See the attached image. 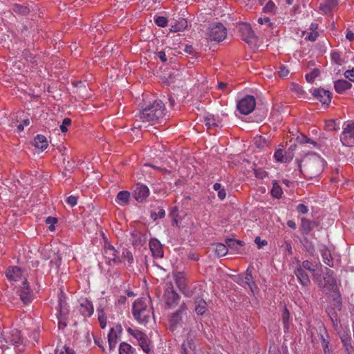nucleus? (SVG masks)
<instances>
[{"label":"nucleus","mask_w":354,"mask_h":354,"mask_svg":"<svg viewBox=\"0 0 354 354\" xmlns=\"http://www.w3.org/2000/svg\"><path fill=\"white\" fill-rule=\"evenodd\" d=\"M254 145L258 148H264L268 146V140L262 136L256 137L254 138Z\"/></svg>","instance_id":"79ce46f5"},{"label":"nucleus","mask_w":354,"mask_h":354,"mask_svg":"<svg viewBox=\"0 0 354 354\" xmlns=\"http://www.w3.org/2000/svg\"><path fill=\"white\" fill-rule=\"evenodd\" d=\"M322 272L324 274V283H326V286H323V289L327 291H333L335 289H337V280L334 277L333 271L325 267L322 270Z\"/></svg>","instance_id":"423d86ee"},{"label":"nucleus","mask_w":354,"mask_h":354,"mask_svg":"<svg viewBox=\"0 0 354 354\" xmlns=\"http://www.w3.org/2000/svg\"><path fill=\"white\" fill-rule=\"evenodd\" d=\"M137 339L144 352L149 353L151 351V341L147 333H131Z\"/></svg>","instance_id":"6e6552de"},{"label":"nucleus","mask_w":354,"mask_h":354,"mask_svg":"<svg viewBox=\"0 0 354 354\" xmlns=\"http://www.w3.org/2000/svg\"><path fill=\"white\" fill-rule=\"evenodd\" d=\"M337 6V0H325L324 3L321 4L319 9L325 14L330 13Z\"/></svg>","instance_id":"c756f323"},{"label":"nucleus","mask_w":354,"mask_h":354,"mask_svg":"<svg viewBox=\"0 0 354 354\" xmlns=\"http://www.w3.org/2000/svg\"><path fill=\"white\" fill-rule=\"evenodd\" d=\"M165 216V211L162 208H160V207L158 208V213L153 212H152L151 213V218L153 221H156L158 218H162Z\"/></svg>","instance_id":"603ef678"},{"label":"nucleus","mask_w":354,"mask_h":354,"mask_svg":"<svg viewBox=\"0 0 354 354\" xmlns=\"http://www.w3.org/2000/svg\"><path fill=\"white\" fill-rule=\"evenodd\" d=\"M23 56L27 61L30 62L32 64L35 65L37 64V61L35 59V57L32 56L29 50H24L23 51Z\"/></svg>","instance_id":"de8ad7c7"},{"label":"nucleus","mask_w":354,"mask_h":354,"mask_svg":"<svg viewBox=\"0 0 354 354\" xmlns=\"http://www.w3.org/2000/svg\"><path fill=\"white\" fill-rule=\"evenodd\" d=\"M226 28L220 22L214 23L209 28L207 36L210 41H221L226 37Z\"/></svg>","instance_id":"20e7f679"},{"label":"nucleus","mask_w":354,"mask_h":354,"mask_svg":"<svg viewBox=\"0 0 354 354\" xmlns=\"http://www.w3.org/2000/svg\"><path fill=\"white\" fill-rule=\"evenodd\" d=\"M66 317H63L60 315H57L58 319V328L59 330H64V327L66 326V324L65 322Z\"/></svg>","instance_id":"69168bd1"},{"label":"nucleus","mask_w":354,"mask_h":354,"mask_svg":"<svg viewBox=\"0 0 354 354\" xmlns=\"http://www.w3.org/2000/svg\"><path fill=\"white\" fill-rule=\"evenodd\" d=\"M130 193L128 191H120L116 197V202L120 205H126L129 202Z\"/></svg>","instance_id":"7c9ffc66"},{"label":"nucleus","mask_w":354,"mask_h":354,"mask_svg":"<svg viewBox=\"0 0 354 354\" xmlns=\"http://www.w3.org/2000/svg\"><path fill=\"white\" fill-rule=\"evenodd\" d=\"M58 301L59 314L57 315L62 316V317H66L69 310L66 301V296L62 290L59 294Z\"/></svg>","instance_id":"f3484780"},{"label":"nucleus","mask_w":354,"mask_h":354,"mask_svg":"<svg viewBox=\"0 0 354 354\" xmlns=\"http://www.w3.org/2000/svg\"><path fill=\"white\" fill-rule=\"evenodd\" d=\"M149 248L153 257L162 258L163 257V249L162 244L157 239H151L149 241Z\"/></svg>","instance_id":"4468645a"},{"label":"nucleus","mask_w":354,"mask_h":354,"mask_svg":"<svg viewBox=\"0 0 354 354\" xmlns=\"http://www.w3.org/2000/svg\"><path fill=\"white\" fill-rule=\"evenodd\" d=\"M215 252L218 257L225 256L228 251L226 244L216 243L215 245Z\"/></svg>","instance_id":"e433bc0d"},{"label":"nucleus","mask_w":354,"mask_h":354,"mask_svg":"<svg viewBox=\"0 0 354 354\" xmlns=\"http://www.w3.org/2000/svg\"><path fill=\"white\" fill-rule=\"evenodd\" d=\"M344 75L346 78L354 82V68H353L351 70L346 71Z\"/></svg>","instance_id":"338daca9"},{"label":"nucleus","mask_w":354,"mask_h":354,"mask_svg":"<svg viewBox=\"0 0 354 354\" xmlns=\"http://www.w3.org/2000/svg\"><path fill=\"white\" fill-rule=\"evenodd\" d=\"M276 9L275 4L272 0H269L263 8V12H273Z\"/></svg>","instance_id":"6e6d98bb"},{"label":"nucleus","mask_w":354,"mask_h":354,"mask_svg":"<svg viewBox=\"0 0 354 354\" xmlns=\"http://www.w3.org/2000/svg\"><path fill=\"white\" fill-rule=\"evenodd\" d=\"M184 344H185L187 349V347H189L192 351L196 350V346L195 343V337L192 336L191 334H189V335L187 337V342Z\"/></svg>","instance_id":"c03bdc74"},{"label":"nucleus","mask_w":354,"mask_h":354,"mask_svg":"<svg viewBox=\"0 0 354 354\" xmlns=\"http://www.w3.org/2000/svg\"><path fill=\"white\" fill-rule=\"evenodd\" d=\"M324 262L330 267H333V259L331 257L330 250L326 245H323L320 249Z\"/></svg>","instance_id":"bb28decb"},{"label":"nucleus","mask_w":354,"mask_h":354,"mask_svg":"<svg viewBox=\"0 0 354 354\" xmlns=\"http://www.w3.org/2000/svg\"><path fill=\"white\" fill-rule=\"evenodd\" d=\"M33 145L36 148L39 149L42 151L46 149V147L48 145L46 138L43 135H37L34 138Z\"/></svg>","instance_id":"c85d7f7f"},{"label":"nucleus","mask_w":354,"mask_h":354,"mask_svg":"<svg viewBox=\"0 0 354 354\" xmlns=\"http://www.w3.org/2000/svg\"><path fill=\"white\" fill-rule=\"evenodd\" d=\"M320 337L322 339V345L323 349L324 351V353H326L327 352H329V348H328L329 342L328 340V333H326V338L324 337V336L322 334H321Z\"/></svg>","instance_id":"4d7b16f0"},{"label":"nucleus","mask_w":354,"mask_h":354,"mask_svg":"<svg viewBox=\"0 0 354 354\" xmlns=\"http://www.w3.org/2000/svg\"><path fill=\"white\" fill-rule=\"evenodd\" d=\"M165 295L166 297V305L168 307L171 308L177 305L180 299V296L174 290L171 283H170L169 286L167 288Z\"/></svg>","instance_id":"9d476101"},{"label":"nucleus","mask_w":354,"mask_h":354,"mask_svg":"<svg viewBox=\"0 0 354 354\" xmlns=\"http://www.w3.org/2000/svg\"><path fill=\"white\" fill-rule=\"evenodd\" d=\"M313 275L314 277V280L317 283L318 286L320 288L323 289V286H326V283H324V274L322 273V274H321L316 273L315 272L313 273Z\"/></svg>","instance_id":"a19ab883"},{"label":"nucleus","mask_w":354,"mask_h":354,"mask_svg":"<svg viewBox=\"0 0 354 354\" xmlns=\"http://www.w3.org/2000/svg\"><path fill=\"white\" fill-rule=\"evenodd\" d=\"M195 308L194 311L198 315H203L207 310V304L205 299L201 297H196L195 298Z\"/></svg>","instance_id":"a211bd4d"},{"label":"nucleus","mask_w":354,"mask_h":354,"mask_svg":"<svg viewBox=\"0 0 354 354\" xmlns=\"http://www.w3.org/2000/svg\"><path fill=\"white\" fill-rule=\"evenodd\" d=\"M6 275L10 281H16L21 278V271L19 267H11L8 268L6 272Z\"/></svg>","instance_id":"4be33fe9"},{"label":"nucleus","mask_w":354,"mask_h":354,"mask_svg":"<svg viewBox=\"0 0 354 354\" xmlns=\"http://www.w3.org/2000/svg\"><path fill=\"white\" fill-rule=\"evenodd\" d=\"M32 7L29 6H25L21 4L16 3L13 6V11L21 16H26L28 15L31 10H32Z\"/></svg>","instance_id":"a878e982"},{"label":"nucleus","mask_w":354,"mask_h":354,"mask_svg":"<svg viewBox=\"0 0 354 354\" xmlns=\"http://www.w3.org/2000/svg\"><path fill=\"white\" fill-rule=\"evenodd\" d=\"M88 91V88L84 84L78 87L77 89V92L81 95L82 97L87 96Z\"/></svg>","instance_id":"e2e57ef3"},{"label":"nucleus","mask_w":354,"mask_h":354,"mask_svg":"<svg viewBox=\"0 0 354 354\" xmlns=\"http://www.w3.org/2000/svg\"><path fill=\"white\" fill-rule=\"evenodd\" d=\"M256 106V101L254 96L247 95L237 103V109L244 115L250 113Z\"/></svg>","instance_id":"39448f33"},{"label":"nucleus","mask_w":354,"mask_h":354,"mask_svg":"<svg viewBox=\"0 0 354 354\" xmlns=\"http://www.w3.org/2000/svg\"><path fill=\"white\" fill-rule=\"evenodd\" d=\"M2 338L6 344L18 346L22 342L20 333H1Z\"/></svg>","instance_id":"dca6fc26"},{"label":"nucleus","mask_w":354,"mask_h":354,"mask_svg":"<svg viewBox=\"0 0 354 354\" xmlns=\"http://www.w3.org/2000/svg\"><path fill=\"white\" fill-rule=\"evenodd\" d=\"M147 310V305L145 301L140 299L134 302L133 305V314L139 315V312Z\"/></svg>","instance_id":"2f4dec72"},{"label":"nucleus","mask_w":354,"mask_h":354,"mask_svg":"<svg viewBox=\"0 0 354 354\" xmlns=\"http://www.w3.org/2000/svg\"><path fill=\"white\" fill-rule=\"evenodd\" d=\"M274 156L277 162H285V154L282 149H277Z\"/></svg>","instance_id":"864d4df0"},{"label":"nucleus","mask_w":354,"mask_h":354,"mask_svg":"<svg viewBox=\"0 0 354 354\" xmlns=\"http://www.w3.org/2000/svg\"><path fill=\"white\" fill-rule=\"evenodd\" d=\"M325 161L315 153L306 154L301 161L297 162L299 171L310 178L319 176L324 170Z\"/></svg>","instance_id":"f257e3e1"},{"label":"nucleus","mask_w":354,"mask_h":354,"mask_svg":"<svg viewBox=\"0 0 354 354\" xmlns=\"http://www.w3.org/2000/svg\"><path fill=\"white\" fill-rule=\"evenodd\" d=\"M239 31L241 33L242 39L248 44L252 42V39H255V35L251 26L248 24H243L239 28Z\"/></svg>","instance_id":"9b49d317"},{"label":"nucleus","mask_w":354,"mask_h":354,"mask_svg":"<svg viewBox=\"0 0 354 354\" xmlns=\"http://www.w3.org/2000/svg\"><path fill=\"white\" fill-rule=\"evenodd\" d=\"M225 244L227 247V249L230 248L231 250H233L237 252V253L239 254L241 253V252L239 251L241 247L243 245V243L241 241L230 238L225 239Z\"/></svg>","instance_id":"cd10ccee"},{"label":"nucleus","mask_w":354,"mask_h":354,"mask_svg":"<svg viewBox=\"0 0 354 354\" xmlns=\"http://www.w3.org/2000/svg\"><path fill=\"white\" fill-rule=\"evenodd\" d=\"M340 338L344 344V346L346 347V351H348L349 347L352 348V346L351 345V337H348V334L343 333V335L340 337Z\"/></svg>","instance_id":"09e8293b"},{"label":"nucleus","mask_w":354,"mask_h":354,"mask_svg":"<svg viewBox=\"0 0 354 354\" xmlns=\"http://www.w3.org/2000/svg\"><path fill=\"white\" fill-rule=\"evenodd\" d=\"M205 126L207 127V129H211L214 127H218V121L213 115H209L205 117Z\"/></svg>","instance_id":"72a5a7b5"},{"label":"nucleus","mask_w":354,"mask_h":354,"mask_svg":"<svg viewBox=\"0 0 354 354\" xmlns=\"http://www.w3.org/2000/svg\"><path fill=\"white\" fill-rule=\"evenodd\" d=\"M108 342L110 350L113 349L118 342V333H108Z\"/></svg>","instance_id":"58836bf2"},{"label":"nucleus","mask_w":354,"mask_h":354,"mask_svg":"<svg viewBox=\"0 0 354 354\" xmlns=\"http://www.w3.org/2000/svg\"><path fill=\"white\" fill-rule=\"evenodd\" d=\"M176 283L180 290L185 289V278L180 273L176 276Z\"/></svg>","instance_id":"ea45409f"},{"label":"nucleus","mask_w":354,"mask_h":354,"mask_svg":"<svg viewBox=\"0 0 354 354\" xmlns=\"http://www.w3.org/2000/svg\"><path fill=\"white\" fill-rule=\"evenodd\" d=\"M165 104L158 100H155L152 104L142 109L140 113V118L142 122H153L158 120L163 115Z\"/></svg>","instance_id":"f03ea898"},{"label":"nucleus","mask_w":354,"mask_h":354,"mask_svg":"<svg viewBox=\"0 0 354 354\" xmlns=\"http://www.w3.org/2000/svg\"><path fill=\"white\" fill-rule=\"evenodd\" d=\"M186 308L185 304H183L180 309L174 313L169 319V328L171 330H174L176 329L177 326L180 324L182 317L181 313Z\"/></svg>","instance_id":"ddd939ff"},{"label":"nucleus","mask_w":354,"mask_h":354,"mask_svg":"<svg viewBox=\"0 0 354 354\" xmlns=\"http://www.w3.org/2000/svg\"><path fill=\"white\" fill-rule=\"evenodd\" d=\"M295 274H296L297 279L299 282L304 286H307L310 284V281L307 273L301 268V266L297 268L295 271Z\"/></svg>","instance_id":"412c9836"},{"label":"nucleus","mask_w":354,"mask_h":354,"mask_svg":"<svg viewBox=\"0 0 354 354\" xmlns=\"http://www.w3.org/2000/svg\"><path fill=\"white\" fill-rule=\"evenodd\" d=\"M117 253L118 252L112 245H105L104 256L106 259H108L109 264H111V262H113L114 263L121 262V259L117 256Z\"/></svg>","instance_id":"f8f14e48"},{"label":"nucleus","mask_w":354,"mask_h":354,"mask_svg":"<svg viewBox=\"0 0 354 354\" xmlns=\"http://www.w3.org/2000/svg\"><path fill=\"white\" fill-rule=\"evenodd\" d=\"M283 191L281 187L279 185L277 182H273L272 189L271 190V194L276 198H280L282 196Z\"/></svg>","instance_id":"4c0bfd02"},{"label":"nucleus","mask_w":354,"mask_h":354,"mask_svg":"<svg viewBox=\"0 0 354 354\" xmlns=\"http://www.w3.org/2000/svg\"><path fill=\"white\" fill-rule=\"evenodd\" d=\"M71 124V120L70 118H66L63 120L62 124L60 125V130L62 132L64 133L67 131V126H69Z\"/></svg>","instance_id":"052dcab7"},{"label":"nucleus","mask_w":354,"mask_h":354,"mask_svg":"<svg viewBox=\"0 0 354 354\" xmlns=\"http://www.w3.org/2000/svg\"><path fill=\"white\" fill-rule=\"evenodd\" d=\"M337 289H335L333 291H331L333 292L331 296L333 301V305L339 310L342 305V299L339 292L337 291Z\"/></svg>","instance_id":"f704fd0d"},{"label":"nucleus","mask_w":354,"mask_h":354,"mask_svg":"<svg viewBox=\"0 0 354 354\" xmlns=\"http://www.w3.org/2000/svg\"><path fill=\"white\" fill-rule=\"evenodd\" d=\"M46 223L50 224L49 226V230L53 231L55 230L54 224L57 223V218L55 217L48 216L46 219Z\"/></svg>","instance_id":"680f3d73"},{"label":"nucleus","mask_w":354,"mask_h":354,"mask_svg":"<svg viewBox=\"0 0 354 354\" xmlns=\"http://www.w3.org/2000/svg\"><path fill=\"white\" fill-rule=\"evenodd\" d=\"M132 353V351H131V346L125 343V342H122L120 344V348H119V354H131Z\"/></svg>","instance_id":"37998d69"},{"label":"nucleus","mask_w":354,"mask_h":354,"mask_svg":"<svg viewBox=\"0 0 354 354\" xmlns=\"http://www.w3.org/2000/svg\"><path fill=\"white\" fill-rule=\"evenodd\" d=\"M312 95L323 105L328 106L331 102V93L329 91L322 88H315L312 91Z\"/></svg>","instance_id":"0eeeda50"},{"label":"nucleus","mask_w":354,"mask_h":354,"mask_svg":"<svg viewBox=\"0 0 354 354\" xmlns=\"http://www.w3.org/2000/svg\"><path fill=\"white\" fill-rule=\"evenodd\" d=\"M187 26V21L184 18H179L171 23V31L178 32L185 30Z\"/></svg>","instance_id":"5701e85b"},{"label":"nucleus","mask_w":354,"mask_h":354,"mask_svg":"<svg viewBox=\"0 0 354 354\" xmlns=\"http://www.w3.org/2000/svg\"><path fill=\"white\" fill-rule=\"evenodd\" d=\"M300 242L301 243L304 250L310 255L313 256L315 252V247L313 243L310 241L306 235L301 239Z\"/></svg>","instance_id":"b1692460"},{"label":"nucleus","mask_w":354,"mask_h":354,"mask_svg":"<svg viewBox=\"0 0 354 354\" xmlns=\"http://www.w3.org/2000/svg\"><path fill=\"white\" fill-rule=\"evenodd\" d=\"M132 243L134 246L143 245L147 241V237L145 234H141L140 232L134 231L131 233Z\"/></svg>","instance_id":"aec40b11"},{"label":"nucleus","mask_w":354,"mask_h":354,"mask_svg":"<svg viewBox=\"0 0 354 354\" xmlns=\"http://www.w3.org/2000/svg\"><path fill=\"white\" fill-rule=\"evenodd\" d=\"M297 140L300 144L312 143L314 145H316V142H314L313 140H310L307 136H304L303 134H301L300 136H297Z\"/></svg>","instance_id":"5fc2aeb1"},{"label":"nucleus","mask_w":354,"mask_h":354,"mask_svg":"<svg viewBox=\"0 0 354 354\" xmlns=\"http://www.w3.org/2000/svg\"><path fill=\"white\" fill-rule=\"evenodd\" d=\"M254 174L257 178H261V179H263L268 175L266 171H265L264 170H262L261 169H255Z\"/></svg>","instance_id":"774afa93"},{"label":"nucleus","mask_w":354,"mask_h":354,"mask_svg":"<svg viewBox=\"0 0 354 354\" xmlns=\"http://www.w3.org/2000/svg\"><path fill=\"white\" fill-rule=\"evenodd\" d=\"M149 195V189L146 185L141 183L136 185V187L133 192V196L138 202H143Z\"/></svg>","instance_id":"1a4fd4ad"},{"label":"nucleus","mask_w":354,"mask_h":354,"mask_svg":"<svg viewBox=\"0 0 354 354\" xmlns=\"http://www.w3.org/2000/svg\"><path fill=\"white\" fill-rule=\"evenodd\" d=\"M301 228L304 232V234L307 235L313 229L312 221L307 218H303L301 219Z\"/></svg>","instance_id":"c9c22d12"},{"label":"nucleus","mask_w":354,"mask_h":354,"mask_svg":"<svg viewBox=\"0 0 354 354\" xmlns=\"http://www.w3.org/2000/svg\"><path fill=\"white\" fill-rule=\"evenodd\" d=\"M289 319H290V312L287 309V308L285 307L282 312V320H283L284 326L286 329H288V325L289 323Z\"/></svg>","instance_id":"8fccbe9b"},{"label":"nucleus","mask_w":354,"mask_h":354,"mask_svg":"<svg viewBox=\"0 0 354 354\" xmlns=\"http://www.w3.org/2000/svg\"><path fill=\"white\" fill-rule=\"evenodd\" d=\"M31 289L28 283V281L26 279H25L23 281L22 286L20 289V299L22 300V301L27 304L30 302L31 301Z\"/></svg>","instance_id":"2eb2a0df"},{"label":"nucleus","mask_w":354,"mask_h":354,"mask_svg":"<svg viewBox=\"0 0 354 354\" xmlns=\"http://www.w3.org/2000/svg\"><path fill=\"white\" fill-rule=\"evenodd\" d=\"M79 311L84 317H90L93 313L92 303L87 299L80 304Z\"/></svg>","instance_id":"6ab92c4d"},{"label":"nucleus","mask_w":354,"mask_h":354,"mask_svg":"<svg viewBox=\"0 0 354 354\" xmlns=\"http://www.w3.org/2000/svg\"><path fill=\"white\" fill-rule=\"evenodd\" d=\"M340 140L344 146L350 147L354 146V121H348L344 123Z\"/></svg>","instance_id":"7ed1b4c3"},{"label":"nucleus","mask_w":354,"mask_h":354,"mask_svg":"<svg viewBox=\"0 0 354 354\" xmlns=\"http://www.w3.org/2000/svg\"><path fill=\"white\" fill-rule=\"evenodd\" d=\"M150 310L147 309L139 312V315L134 314L133 316L140 323H147L149 319Z\"/></svg>","instance_id":"473e14b6"},{"label":"nucleus","mask_w":354,"mask_h":354,"mask_svg":"<svg viewBox=\"0 0 354 354\" xmlns=\"http://www.w3.org/2000/svg\"><path fill=\"white\" fill-rule=\"evenodd\" d=\"M331 59L337 65H342L345 62V61L340 57V55L339 53L336 51H333L330 54Z\"/></svg>","instance_id":"a18cd8bd"},{"label":"nucleus","mask_w":354,"mask_h":354,"mask_svg":"<svg viewBox=\"0 0 354 354\" xmlns=\"http://www.w3.org/2000/svg\"><path fill=\"white\" fill-rule=\"evenodd\" d=\"M300 266L302 269H306L313 273L315 272V269L314 268L313 263L308 260L304 261Z\"/></svg>","instance_id":"bf43d9fd"},{"label":"nucleus","mask_w":354,"mask_h":354,"mask_svg":"<svg viewBox=\"0 0 354 354\" xmlns=\"http://www.w3.org/2000/svg\"><path fill=\"white\" fill-rule=\"evenodd\" d=\"M334 86L338 93H342L345 91L350 89L352 87V84L345 80H339L335 82Z\"/></svg>","instance_id":"393cba45"},{"label":"nucleus","mask_w":354,"mask_h":354,"mask_svg":"<svg viewBox=\"0 0 354 354\" xmlns=\"http://www.w3.org/2000/svg\"><path fill=\"white\" fill-rule=\"evenodd\" d=\"M319 69L315 68L310 73L306 75V79L308 82H313L315 77L319 76Z\"/></svg>","instance_id":"49530a36"},{"label":"nucleus","mask_w":354,"mask_h":354,"mask_svg":"<svg viewBox=\"0 0 354 354\" xmlns=\"http://www.w3.org/2000/svg\"><path fill=\"white\" fill-rule=\"evenodd\" d=\"M98 319L100 324V326L104 329L106 324V317L104 312L102 310H98Z\"/></svg>","instance_id":"3c124183"},{"label":"nucleus","mask_w":354,"mask_h":354,"mask_svg":"<svg viewBox=\"0 0 354 354\" xmlns=\"http://www.w3.org/2000/svg\"><path fill=\"white\" fill-rule=\"evenodd\" d=\"M155 23L160 27H165L167 25V19L162 16H158L155 18Z\"/></svg>","instance_id":"13d9d810"},{"label":"nucleus","mask_w":354,"mask_h":354,"mask_svg":"<svg viewBox=\"0 0 354 354\" xmlns=\"http://www.w3.org/2000/svg\"><path fill=\"white\" fill-rule=\"evenodd\" d=\"M253 281V277L252 271L248 268L245 271V277L244 278V282L245 284H248Z\"/></svg>","instance_id":"0e129e2a"}]
</instances>
